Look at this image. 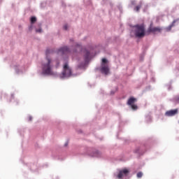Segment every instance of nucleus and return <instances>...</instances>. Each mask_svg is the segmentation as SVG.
<instances>
[{"mask_svg":"<svg viewBox=\"0 0 179 179\" xmlns=\"http://www.w3.org/2000/svg\"><path fill=\"white\" fill-rule=\"evenodd\" d=\"M54 65H55L56 68H58V66H59V62L54 60L51 59V57L46 56L41 63V75H44L45 76H52L55 75L52 71Z\"/></svg>","mask_w":179,"mask_h":179,"instance_id":"obj_1","label":"nucleus"},{"mask_svg":"<svg viewBox=\"0 0 179 179\" xmlns=\"http://www.w3.org/2000/svg\"><path fill=\"white\" fill-rule=\"evenodd\" d=\"M75 45L76 50H74V52L81 51L84 55V60L81 64H78V68L80 69H85V68H86V65H87L89 61H90V52L86 49H83L82 45L79 43H76Z\"/></svg>","mask_w":179,"mask_h":179,"instance_id":"obj_2","label":"nucleus"},{"mask_svg":"<svg viewBox=\"0 0 179 179\" xmlns=\"http://www.w3.org/2000/svg\"><path fill=\"white\" fill-rule=\"evenodd\" d=\"M76 75L73 74L72 72V68L69 66L68 62H64L63 64V70L62 73L57 75V77L62 80H65V79H69V78H73Z\"/></svg>","mask_w":179,"mask_h":179,"instance_id":"obj_3","label":"nucleus"},{"mask_svg":"<svg viewBox=\"0 0 179 179\" xmlns=\"http://www.w3.org/2000/svg\"><path fill=\"white\" fill-rule=\"evenodd\" d=\"M134 34L137 38H142L145 37V29L143 24H136L132 27L131 35Z\"/></svg>","mask_w":179,"mask_h":179,"instance_id":"obj_4","label":"nucleus"},{"mask_svg":"<svg viewBox=\"0 0 179 179\" xmlns=\"http://www.w3.org/2000/svg\"><path fill=\"white\" fill-rule=\"evenodd\" d=\"M99 71L103 75H110V67L108 66V60L107 59H102Z\"/></svg>","mask_w":179,"mask_h":179,"instance_id":"obj_5","label":"nucleus"},{"mask_svg":"<svg viewBox=\"0 0 179 179\" xmlns=\"http://www.w3.org/2000/svg\"><path fill=\"white\" fill-rule=\"evenodd\" d=\"M114 176L116 179H127L129 176V170L127 168L119 169Z\"/></svg>","mask_w":179,"mask_h":179,"instance_id":"obj_6","label":"nucleus"},{"mask_svg":"<svg viewBox=\"0 0 179 179\" xmlns=\"http://www.w3.org/2000/svg\"><path fill=\"white\" fill-rule=\"evenodd\" d=\"M57 54L59 55H68V54H71V50L68 46H64L57 49Z\"/></svg>","mask_w":179,"mask_h":179,"instance_id":"obj_7","label":"nucleus"},{"mask_svg":"<svg viewBox=\"0 0 179 179\" xmlns=\"http://www.w3.org/2000/svg\"><path fill=\"white\" fill-rule=\"evenodd\" d=\"M135 103H136V99L134 97H131L127 101V105L129 106V108H131V110L134 111L138 110V106L135 104Z\"/></svg>","mask_w":179,"mask_h":179,"instance_id":"obj_8","label":"nucleus"},{"mask_svg":"<svg viewBox=\"0 0 179 179\" xmlns=\"http://www.w3.org/2000/svg\"><path fill=\"white\" fill-rule=\"evenodd\" d=\"M90 156L91 157H100V156H101V152L99 151V150H94L90 154Z\"/></svg>","mask_w":179,"mask_h":179,"instance_id":"obj_9","label":"nucleus"},{"mask_svg":"<svg viewBox=\"0 0 179 179\" xmlns=\"http://www.w3.org/2000/svg\"><path fill=\"white\" fill-rule=\"evenodd\" d=\"M177 113H178V109L171 110L166 111L165 113V115H166V117H173V116L176 115V114H177Z\"/></svg>","mask_w":179,"mask_h":179,"instance_id":"obj_10","label":"nucleus"},{"mask_svg":"<svg viewBox=\"0 0 179 179\" xmlns=\"http://www.w3.org/2000/svg\"><path fill=\"white\" fill-rule=\"evenodd\" d=\"M148 31H151V33H160V31H162V28L159 27H153L150 25Z\"/></svg>","mask_w":179,"mask_h":179,"instance_id":"obj_11","label":"nucleus"},{"mask_svg":"<svg viewBox=\"0 0 179 179\" xmlns=\"http://www.w3.org/2000/svg\"><path fill=\"white\" fill-rule=\"evenodd\" d=\"M36 21H37V18H36V17H31V25L29 27V31H31L33 30V24L36 23Z\"/></svg>","mask_w":179,"mask_h":179,"instance_id":"obj_12","label":"nucleus"},{"mask_svg":"<svg viewBox=\"0 0 179 179\" xmlns=\"http://www.w3.org/2000/svg\"><path fill=\"white\" fill-rule=\"evenodd\" d=\"M15 72L17 73H23V72H24V69H23V67H20V66L15 67Z\"/></svg>","mask_w":179,"mask_h":179,"instance_id":"obj_13","label":"nucleus"},{"mask_svg":"<svg viewBox=\"0 0 179 179\" xmlns=\"http://www.w3.org/2000/svg\"><path fill=\"white\" fill-rule=\"evenodd\" d=\"M176 22L177 20H174L171 25L166 28V31H170V30H171V28L174 27V23H176Z\"/></svg>","mask_w":179,"mask_h":179,"instance_id":"obj_14","label":"nucleus"},{"mask_svg":"<svg viewBox=\"0 0 179 179\" xmlns=\"http://www.w3.org/2000/svg\"><path fill=\"white\" fill-rule=\"evenodd\" d=\"M141 7H142V4L136 6L134 8V12H139V9H141Z\"/></svg>","mask_w":179,"mask_h":179,"instance_id":"obj_15","label":"nucleus"},{"mask_svg":"<svg viewBox=\"0 0 179 179\" xmlns=\"http://www.w3.org/2000/svg\"><path fill=\"white\" fill-rule=\"evenodd\" d=\"M136 176L137 178H142V176H143V173H142L141 172H138Z\"/></svg>","mask_w":179,"mask_h":179,"instance_id":"obj_16","label":"nucleus"},{"mask_svg":"<svg viewBox=\"0 0 179 179\" xmlns=\"http://www.w3.org/2000/svg\"><path fill=\"white\" fill-rule=\"evenodd\" d=\"M36 33H43V29L41 28L36 29Z\"/></svg>","mask_w":179,"mask_h":179,"instance_id":"obj_17","label":"nucleus"},{"mask_svg":"<svg viewBox=\"0 0 179 179\" xmlns=\"http://www.w3.org/2000/svg\"><path fill=\"white\" fill-rule=\"evenodd\" d=\"M50 53H51V49L50 48L46 49V51H45L46 55H48V54H50Z\"/></svg>","mask_w":179,"mask_h":179,"instance_id":"obj_18","label":"nucleus"},{"mask_svg":"<svg viewBox=\"0 0 179 179\" xmlns=\"http://www.w3.org/2000/svg\"><path fill=\"white\" fill-rule=\"evenodd\" d=\"M28 121H33V117L31 115L28 116Z\"/></svg>","mask_w":179,"mask_h":179,"instance_id":"obj_19","label":"nucleus"},{"mask_svg":"<svg viewBox=\"0 0 179 179\" xmlns=\"http://www.w3.org/2000/svg\"><path fill=\"white\" fill-rule=\"evenodd\" d=\"M64 30H68V25H64Z\"/></svg>","mask_w":179,"mask_h":179,"instance_id":"obj_20","label":"nucleus"},{"mask_svg":"<svg viewBox=\"0 0 179 179\" xmlns=\"http://www.w3.org/2000/svg\"><path fill=\"white\" fill-rule=\"evenodd\" d=\"M64 146H65V148H66V146H68V141H66V142L64 143Z\"/></svg>","mask_w":179,"mask_h":179,"instance_id":"obj_21","label":"nucleus"},{"mask_svg":"<svg viewBox=\"0 0 179 179\" xmlns=\"http://www.w3.org/2000/svg\"><path fill=\"white\" fill-rule=\"evenodd\" d=\"M131 5H135V1H131Z\"/></svg>","mask_w":179,"mask_h":179,"instance_id":"obj_22","label":"nucleus"},{"mask_svg":"<svg viewBox=\"0 0 179 179\" xmlns=\"http://www.w3.org/2000/svg\"><path fill=\"white\" fill-rule=\"evenodd\" d=\"M111 94H114V93H115V92H114V91H111Z\"/></svg>","mask_w":179,"mask_h":179,"instance_id":"obj_23","label":"nucleus"},{"mask_svg":"<svg viewBox=\"0 0 179 179\" xmlns=\"http://www.w3.org/2000/svg\"><path fill=\"white\" fill-rule=\"evenodd\" d=\"M178 103H179V98L177 99Z\"/></svg>","mask_w":179,"mask_h":179,"instance_id":"obj_24","label":"nucleus"},{"mask_svg":"<svg viewBox=\"0 0 179 179\" xmlns=\"http://www.w3.org/2000/svg\"><path fill=\"white\" fill-rule=\"evenodd\" d=\"M12 99H13V94L11 95Z\"/></svg>","mask_w":179,"mask_h":179,"instance_id":"obj_25","label":"nucleus"},{"mask_svg":"<svg viewBox=\"0 0 179 179\" xmlns=\"http://www.w3.org/2000/svg\"><path fill=\"white\" fill-rule=\"evenodd\" d=\"M104 1H108V0H103Z\"/></svg>","mask_w":179,"mask_h":179,"instance_id":"obj_26","label":"nucleus"},{"mask_svg":"<svg viewBox=\"0 0 179 179\" xmlns=\"http://www.w3.org/2000/svg\"><path fill=\"white\" fill-rule=\"evenodd\" d=\"M79 61V62H81V61L80 60H78Z\"/></svg>","mask_w":179,"mask_h":179,"instance_id":"obj_27","label":"nucleus"}]
</instances>
